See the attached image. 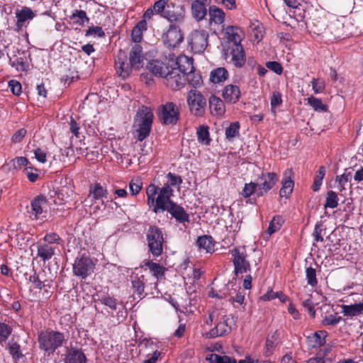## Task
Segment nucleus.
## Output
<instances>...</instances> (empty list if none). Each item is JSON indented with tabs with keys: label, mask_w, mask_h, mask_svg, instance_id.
Wrapping results in <instances>:
<instances>
[{
	"label": "nucleus",
	"mask_w": 363,
	"mask_h": 363,
	"mask_svg": "<svg viewBox=\"0 0 363 363\" xmlns=\"http://www.w3.org/2000/svg\"><path fill=\"white\" fill-rule=\"evenodd\" d=\"M173 192L168 184H164L162 187L151 184L146 189L147 205L152 207V211L155 213L167 211L177 222H189V216L184 208L171 200Z\"/></svg>",
	"instance_id": "obj_1"
},
{
	"label": "nucleus",
	"mask_w": 363,
	"mask_h": 363,
	"mask_svg": "<svg viewBox=\"0 0 363 363\" xmlns=\"http://www.w3.org/2000/svg\"><path fill=\"white\" fill-rule=\"evenodd\" d=\"M144 56L143 48L138 45H134L129 52L128 61L127 53L120 50L115 60V67L119 76L123 79L128 77L133 69H138L143 67Z\"/></svg>",
	"instance_id": "obj_2"
},
{
	"label": "nucleus",
	"mask_w": 363,
	"mask_h": 363,
	"mask_svg": "<svg viewBox=\"0 0 363 363\" xmlns=\"http://www.w3.org/2000/svg\"><path fill=\"white\" fill-rule=\"evenodd\" d=\"M147 69L155 76L164 78L166 85L172 89H177L182 83L178 77V72L172 69L171 62L165 64L160 60H152L148 62Z\"/></svg>",
	"instance_id": "obj_3"
},
{
	"label": "nucleus",
	"mask_w": 363,
	"mask_h": 363,
	"mask_svg": "<svg viewBox=\"0 0 363 363\" xmlns=\"http://www.w3.org/2000/svg\"><path fill=\"white\" fill-rule=\"evenodd\" d=\"M154 115L151 109L143 106L134 118L133 128L138 141H143L150 135Z\"/></svg>",
	"instance_id": "obj_4"
},
{
	"label": "nucleus",
	"mask_w": 363,
	"mask_h": 363,
	"mask_svg": "<svg viewBox=\"0 0 363 363\" xmlns=\"http://www.w3.org/2000/svg\"><path fill=\"white\" fill-rule=\"evenodd\" d=\"M39 347L48 354H53L65 341L64 334L58 331L41 332L38 335Z\"/></svg>",
	"instance_id": "obj_5"
},
{
	"label": "nucleus",
	"mask_w": 363,
	"mask_h": 363,
	"mask_svg": "<svg viewBox=\"0 0 363 363\" xmlns=\"http://www.w3.org/2000/svg\"><path fill=\"white\" fill-rule=\"evenodd\" d=\"M95 263L89 254H79L72 264L73 274L82 279H86L94 272Z\"/></svg>",
	"instance_id": "obj_6"
},
{
	"label": "nucleus",
	"mask_w": 363,
	"mask_h": 363,
	"mask_svg": "<svg viewBox=\"0 0 363 363\" xmlns=\"http://www.w3.org/2000/svg\"><path fill=\"white\" fill-rule=\"evenodd\" d=\"M149 251L155 257H159L163 252L164 238L162 230L156 225H150L146 234Z\"/></svg>",
	"instance_id": "obj_7"
},
{
	"label": "nucleus",
	"mask_w": 363,
	"mask_h": 363,
	"mask_svg": "<svg viewBox=\"0 0 363 363\" xmlns=\"http://www.w3.org/2000/svg\"><path fill=\"white\" fill-rule=\"evenodd\" d=\"M235 320L230 315H218V320H216V325L212 328L208 333L207 337L215 338L226 335L231 333L232 326L235 325Z\"/></svg>",
	"instance_id": "obj_8"
},
{
	"label": "nucleus",
	"mask_w": 363,
	"mask_h": 363,
	"mask_svg": "<svg viewBox=\"0 0 363 363\" xmlns=\"http://www.w3.org/2000/svg\"><path fill=\"white\" fill-rule=\"evenodd\" d=\"M158 117L164 125H174L179 119V111L173 102H167L160 106Z\"/></svg>",
	"instance_id": "obj_9"
},
{
	"label": "nucleus",
	"mask_w": 363,
	"mask_h": 363,
	"mask_svg": "<svg viewBox=\"0 0 363 363\" xmlns=\"http://www.w3.org/2000/svg\"><path fill=\"white\" fill-rule=\"evenodd\" d=\"M208 36L205 30H195L190 33L188 43L194 52L201 53L206 50Z\"/></svg>",
	"instance_id": "obj_10"
},
{
	"label": "nucleus",
	"mask_w": 363,
	"mask_h": 363,
	"mask_svg": "<svg viewBox=\"0 0 363 363\" xmlns=\"http://www.w3.org/2000/svg\"><path fill=\"white\" fill-rule=\"evenodd\" d=\"M187 103L194 115L201 116L204 113L206 101L201 92L191 90L188 94Z\"/></svg>",
	"instance_id": "obj_11"
},
{
	"label": "nucleus",
	"mask_w": 363,
	"mask_h": 363,
	"mask_svg": "<svg viewBox=\"0 0 363 363\" xmlns=\"http://www.w3.org/2000/svg\"><path fill=\"white\" fill-rule=\"evenodd\" d=\"M231 255L233 257L234 272L236 276L250 271V264L247 260V255L244 249L240 250L238 248H234L231 250Z\"/></svg>",
	"instance_id": "obj_12"
},
{
	"label": "nucleus",
	"mask_w": 363,
	"mask_h": 363,
	"mask_svg": "<svg viewBox=\"0 0 363 363\" xmlns=\"http://www.w3.org/2000/svg\"><path fill=\"white\" fill-rule=\"evenodd\" d=\"M278 176L274 172L262 173L256 181L257 186V196H262L275 185Z\"/></svg>",
	"instance_id": "obj_13"
},
{
	"label": "nucleus",
	"mask_w": 363,
	"mask_h": 363,
	"mask_svg": "<svg viewBox=\"0 0 363 363\" xmlns=\"http://www.w3.org/2000/svg\"><path fill=\"white\" fill-rule=\"evenodd\" d=\"M162 40L169 48L177 47L184 40V35L179 26L171 24L167 31L163 34Z\"/></svg>",
	"instance_id": "obj_14"
},
{
	"label": "nucleus",
	"mask_w": 363,
	"mask_h": 363,
	"mask_svg": "<svg viewBox=\"0 0 363 363\" xmlns=\"http://www.w3.org/2000/svg\"><path fill=\"white\" fill-rule=\"evenodd\" d=\"M225 58L231 57L230 62L237 68H241L246 62V56L244 48L241 44H234L233 46H228L225 52Z\"/></svg>",
	"instance_id": "obj_15"
},
{
	"label": "nucleus",
	"mask_w": 363,
	"mask_h": 363,
	"mask_svg": "<svg viewBox=\"0 0 363 363\" xmlns=\"http://www.w3.org/2000/svg\"><path fill=\"white\" fill-rule=\"evenodd\" d=\"M185 9L182 5L170 2L164 12V18L167 19L173 24H179L184 21Z\"/></svg>",
	"instance_id": "obj_16"
},
{
	"label": "nucleus",
	"mask_w": 363,
	"mask_h": 363,
	"mask_svg": "<svg viewBox=\"0 0 363 363\" xmlns=\"http://www.w3.org/2000/svg\"><path fill=\"white\" fill-rule=\"evenodd\" d=\"M172 69H176L181 75H184L194 69L193 59L186 55H179L175 62L171 61Z\"/></svg>",
	"instance_id": "obj_17"
},
{
	"label": "nucleus",
	"mask_w": 363,
	"mask_h": 363,
	"mask_svg": "<svg viewBox=\"0 0 363 363\" xmlns=\"http://www.w3.org/2000/svg\"><path fill=\"white\" fill-rule=\"evenodd\" d=\"M47 199L43 195H39L35 197L31 201V213L35 216V219L45 218L47 208Z\"/></svg>",
	"instance_id": "obj_18"
},
{
	"label": "nucleus",
	"mask_w": 363,
	"mask_h": 363,
	"mask_svg": "<svg viewBox=\"0 0 363 363\" xmlns=\"http://www.w3.org/2000/svg\"><path fill=\"white\" fill-rule=\"evenodd\" d=\"M178 77L180 78L179 81H181L182 83L181 85L178 86L177 89L183 87L186 82L193 87L200 86L202 82L201 76L199 73L196 72L194 69L193 71H190L184 75H181L179 73H178Z\"/></svg>",
	"instance_id": "obj_19"
},
{
	"label": "nucleus",
	"mask_w": 363,
	"mask_h": 363,
	"mask_svg": "<svg viewBox=\"0 0 363 363\" xmlns=\"http://www.w3.org/2000/svg\"><path fill=\"white\" fill-rule=\"evenodd\" d=\"M293 172L291 169H287L284 172V178L281 182L282 186L279 191V195L281 197H286L290 195L293 191L294 182L291 179Z\"/></svg>",
	"instance_id": "obj_20"
},
{
	"label": "nucleus",
	"mask_w": 363,
	"mask_h": 363,
	"mask_svg": "<svg viewBox=\"0 0 363 363\" xmlns=\"http://www.w3.org/2000/svg\"><path fill=\"white\" fill-rule=\"evenodd\" d=\"M222 96L226 102L235 104L240 96V88L237 85H227L223 91Z\"/></svg>",
	"instance_id": "obj_21"
},
{
	"label": "nucleus",
	"mask_w": 363,
	"mask_h": 363,
	"mask_svg": "<svg viewBox=\"0 0 363 363\" xmlns=\"http://www.w3.org/2000/svg\"><path fill=\"white\" fill-rule=\"evenodd\" d=\"M55 247L50 243H37V255L43 262L50 260L55 255Z\"/></svg>",
	"instance_id": "obj_22"
},
{
	"label": "nucleus",
	"mask_w": 363,
	"mask_h": 363,
	"mask_svg": "<svg viewBox=\"0 0 363 363\" xmlns=\"http://www.w3.org/2000/svg\"><path fill=\"white\" fill-rule=\"evenodd\" d=\"M86 357L84 352L77 348L71 347L67 352L65 363H86Z\"/></svg>",
	"instance_id": "obj_23"
},
{
	"label": "nucleus",
	"mask_w": 363,
	"mask_h": 363,
	"mask_svg": "<svg viewBox=\"0 0 363 363\" xmlns=\"http://www.w3.org/2000/svg\"><path fill=\"white\" fill-rule=\"evenodd\" d=\"M328 333L325 330H318L308 336V345L313 347H320L325 345Z\"/></svg>",
	"instance_id": "obj_24"
},
{
	"label": "nucleus",
	"mask_w": 363,
	"mask_h": 363,
	"mask_svg": "<svg viewBox=\"0 0 363 363\" xmlns=\"http://www.w3.org/2000/svg\"><path fill=\"white\" fill-rule=\"evenodd\" d=\"M16 15L17 18L16 27L18 30L21 29L27 21L31 20L35 17V13L28 7H23L21 11H17Z\"/></svg>",
	"instance_id": "obj_25"
},
{
	"label": "nucleus",
	"mask_w": 363,
	"mask_h": 363,
	"mask_svg": "<svg viewBox=\"0 0 363 363\" xmlns=\"http://www.w3.org/2000/svg\"><path fill=\"white\" fill-rule=\"evenodd\" d=\"M341 308L342 313L347 317H354L363 314V303L342 305Z\"/></svg>",
	"instance_id": "obj_26"
},
{
	"label": "nucleus",
	"mask_w": 363,
	"mask_h": 363,
	"mask_svg": "<svg viewBox=\"0 0 363 363\" xmlns=\"http://www.w3.org/2000/svg\"><path fill=\"white\" fill-rule=\"evenodd\" d=\"M238 28L233 26H228L225 29V35L228 39V46H233L234 44H241V39L238 33Z\"/></svg>",
	"instance_id": "obj_27"
},
{
	"label": "nucleus",
	"mask_w": 363,
	"mask_h": 363,
	"mask_svg": "<svg viewBox=\"0 0 363 363\" xmlns=\"http://www.w3.org/2000/svg\"><path fill=\"white\" fill-rule=\"evenodd\" d=\"M191 11L193 16L199 21L203 20L207 13L205 4L199 0L192 2Z\"/></svg>",
	"instance_id": "obj_28"
},
{
	"label": "nucleus",
	"mask_w": 363,
	"mask_h": 363,
	"mask_svg": "<svg viewBox=\"0 0 363 363\" xmlns=\"http://www.w3.org/2000/svg\"><path fill=\"white\" fill-rule=\"evenodd\" d=\"M209 108L212 113L217 115H221L225 112V105L223 101L218 97L212 95L208 100Z\"/></svg>",
	"instance_id": "obj_29"
},
{
	"label": "nucleus",
	"mask_w": 363,
	"mask_h": 363,
	"mask_svg": "<svg viewBox=\"0 0 363 363\" xmlns=\"http://www.w3.org/2000/svg\"><path fill=\"white\" fill-rule=\"evenodd\" d=\"M228 77V72L225 67H218L211 71V81L216 84L225 81Z\"/></svg>",
	"instance_id": "obj_30"
},
{
	"label": "nucleus",
	"mask_w": 363,
	"mask_h": 363,
	"mask_svg": "<svg viewBox=\"0 0 363 363\" xmlns=\"http://www.w3.org/2000/svg\"><path fill=\"white\" fill-rule=\"evenodd\" d=\"M196 243L199 249H203L206 252H211L214 250L213 240L211 236H200L198 238Z\"/></svg>",
	"instance_id": "obj_31"
},
{
	"label": "nucleus",
	"mask_w": 363,
	"mask_h": 363,
	"mask_svg": "<svg viewBox=\"0 0 363 363\" xmlns=\"http://www.w3.org/2000/svg\"><path fill=\"white\" fill-rule=\"evenodd\" d=\"M208 12L211 22H214L216 24H221L223 23L225 19V13L221 9H219L216 6H211L209 7Z\"/></svg>",
	"instance_id": "obj_32"
},
{
	"label": "nucleus",
	"mask_w": 363,
	"mask_h": 363,
	"mask_svg": "<svg viewBox=\"0 0 363 363\" xmlns=\"http://www.w3.org/2000/svg\"><path fill=\"white\" fill-rule=\"evenodd\" d=\"M248 31L257 43L262 39L264 33L263 26L258 21L251 23Z\"/></svg>",
	"instance_id": "obj_33"
},
{
	"label": "nucleus",
	"mask_w": 363,
	"mask_h": 363,
	"mask_svg": "<svg viewBox=\"0 0 363 363\" xmlns=\"http://www.w3.org/2000/svg\"><path fill=\"white\" fill-rule=\"evenodd\" d=\"M131 284L133 293L136 294L138 297L141 298V296L144 294L145 289L144 276L142 275L140 277H133L131 279Z\"/></svg>",
	"instance_id": "obj_34"
},
{
	"label": "nucleus",
	"mask_w": 363,
	"mask_h": 363,
	"mask_svg": "<svg viewBox=\"0 0 363 363\" xmlns=\"http://www.w3.org/2000/svg\"><path fill=\"white\" fill-rule=\"evenodd\" d=\"M107 194V190L104 189L103 186L99 183L95 184L93 186H90L89 196L92 197V199L94 200L106 198Z\"/></svg>",
	"instance_id": "obj_35"
},
{
	"label": "nucleus",
	"mask_w": 363,
	"mask_h": 363,
	"mask_svg": "<svg viewBox=\"0 0 363 363\" xmlns=\"http://www.w3.org/2000/svg\"><path fill=\"white\" fill-rule=\"evenodd\" d=\"M352 171L351 168L346 169L342 175L336 177L335 182L338 183L337 189L340 191H344L345 189V184L351 181L352 177Z\"/></svg>",
	"instance_id": "obj_36"
},
{
	"label": "nucleus",
	"mask_w": 363,
	"mask_h": 363,
	"mask_svg": "<svg viewBox=\"0 0 363 363\" xmlns=\"http://www.w3.org/2000/svg\"><path fill=\"white\" fill-rule=\"evenodd\" d=\"M144 263L157 279L161 278L164 275L165 268L160 264L149 260L145 261Z\"/></svg>",
	"instance_id": "obj_37"
},
{
	"label": "nucleus",
	"mask_w": 363,
	"mask_h": 363,
	"mask_svg": "<svg viewBox=\"0 0 363 363\" xmlns=\"http://www.w3.org/2000/svg\"><path fill=\"white\" fill-rule=\"evenodd\" d=\"M70 19L79 26H84L85 23H88L89 21V18L84 10H75L70 16Z\"/></svg>",
	"instance_id": "obj_38"
},
{
	"label": "nucleus",
	"mask_w": 363,
	"mask_h": 363,
	"mask_svg": "<svg viewBox=\"0 0 363 363\" xmlns=\"http://www.w3.org/2000/svg\"><path fill=\"white\" fill-rule=\"evenodd\" d=\"M196 134L199 143L204 145H209L211 140L209 136L208 126L200 125L197 129Z\"/></svg>",
	"instance_id": "obj_39"
},
{
	"label": "nucleus",
	"mask_w": 363,
	"mask_h": 363,
	"mask_svg": "<svg viewBox=\"0 0 363 363\" xmlns=\"http://www.w3.org/2000/svg\"><path fill=\"white\" fill-rule=\"evenodd\" d=\"M339 199L337 194L333 191H328L326 194L325 203L324 208H335L338 205Z\"/></svg>",
	"instance_id": "obj_40"
},
{
	"label": "nucleus",
	"mask_w": 363,
	"mask_h": 363,
	"mask_svg": "<svg viewBox=\"0 0 363 363\" xmlns=\"http://www.w3.org/2000/svg\"><path fill=\"white\" fill-rule=\"evenodd\" d=\"M325 174V169L323 166H320L318 169L316 176L314 178L313 183L312 185V189L314 191H318L320 190Z\"/></svg>",
	"instance_id": "obj_41"
},
{
	"label": "nucleus",
	"mask_w": 363,
	"mask_h": 363,
	"mask_svg": "<svg viewBox=\"0 0 363 363\" xmlns=\"http://www.w3.org/2000/svg\"><path fill=\"white\" fill-rule=\"evenodd\" d=\"M283 222V218L281 216H274L269 223V227L267 230V233L272 235L274 233L278 231L280 229Z\"/></svg>",
	"instance_id": "obj_42"
},
{
	"label": "nucleus",
	"mask_w": 363,
	"mask_h": 363,
	"mask_svg": "<svg viewBox=\"0 0 363 363\" xmlns=\"http://www.w3.org/2000/svg\"><path fill=\"white\" fill-rule=\"evenodd\" d=\"M171 1L169 0H158L153 4V10L155 14H160L161 17L164 18V12Z\"/></svg>",
	"instance_id": "obj_43"
},
{
	"label": "nucleus",
	"mask_w": 363,
	"mask_h": 363,
	"mask_svg": "<svg viewBox=\"0 0 363 363\" xmlns=\"http://www.w3.org/2000/svg\"><path fill=\"white\" fill-rule=\"evenodd\" d=\"M240 124L238 122L232 123L225 130V137L231 141L239 134Z\"/></svg>",
	"instance_id": "obj_44"
},
{
	"label": "nucleus",
	"mask_w": 363,
	"mask_h": 363,
	"mask_svg": "<svg viewBox=\"0 0 363 363\" xmlns=\"http://www.w3.org/2000/svg\"><path fill=\"white\" fill-rule=\"evenodd\" d=\"M308 104L311 106L316 111L325 112L327 111V106L322 103V101L313 96L307 99Z\"/></svg>",
	"instance_id": "obj_45"
},
{
	"label": "nucleus",
	"mask_w": 363,
	"mask_h": 363,
	"mask_svg": "<svg viewBox=\"0 0 363 363\" xmlns=\"http://www.w3.org/2000/svg\"><path fill=\"white\" fill-rule=\"evenodd\" d=\"M9 351L15 361L19 360L23 356L21 350V346L17 342L9 343Z\"/></svg>",
	"instance_id": "obj_46"
},
{
	"label": "nucleus",
	"mask_w": 363,
	"mask_h": 363,
	"mask_svg": "<svg viewBox=\"0 0 363 363\" xmlns=\"http://www.w3.org/2000/svg\"><path fill=\"white\" fill-rule=\"evenodd\" d=\"M9 62L11 65L18 71H26L28 68V65L24 61L23 57H16L14 60L10 57Z\"/></svg>",
	"instance_id": "obj_47"
},
{
	"label": "nucleus",
	"mask_w": 363,
	"mask_h": 363,
	"mask_svg": "<svg viewBox=\"0 0 363 363\" xmlns=\"http://www.w3.org/2000/svg\"><path fill=\"white\" fill-rule=\"evenodd\" d=\"M277 298H279L282 303L286 302L287 299V296L281 292H273L272 291H267L261 297V299L263 301H270Z\"/></svg>",
	"instance_id": "obj_48"
},
{
	"label": "nucleus",
	"mask_w": 363,
	"mask_h": 363,
	"mask_svg": "<svg viewBox=\"0 0 363 363\" xmlns=\"http://www.w3.org/2000/svg\"><path fill=\"white\" fill-rule=\"evenodd\" d=\"M257 189L258 188L257 186L256 182H251L248 184H245L242 192V195L245 198H248L254 193L257 194Z\"/></svg>",
	"instance_id": "obj_49"
},
{
	"label": "nucleus",
	"mask_w": 363,
	"mask_h": 363,
	"mask_svg": "<svg viewBox=\"0 0 363 363\" xmlns=\"http://www.w3.org/2000/svg\"><path fill=\"white\" fill-rule=\"evenodd\" d=\"M12 333L11 328L4 323L0 322V342H5Z\"/></svg>",
	"instance_id": "obj_50"
},
{
	"label": "nucleus",
	"mask_w": 363,
	"mask_h": 363,
	"mask_svg": "<svg viewBox=\"0 0 363 363\" xmlns=\"http://www.w3.org/2000/svg\"><path fill=\"white\" fill-rule=\"evenodd\" d=\"M307 283L311 286H315L318 284L315 269L311 267H308L306 271Z\"/></svg>",
	"instance_id": "obj_51"
},
{
	"label": "nucleus",
	"mask_w": 363,
	"mask_h": 363,
	"mask_svg": "<svg viewBox=\"0 0 363 363\" xmlns=\"http://www.w3.org/2000/svg\"><path fill=\"white\" fill-rule=\"evenodd\" d=\"M86 36H94L99 38H103L105 36V33L101 27L99 26H91L89 27L85 33Z\"/></svg>",
	"instance_id": "obj_52"
},
{
	"label": "nucleus",
	"mask_w": 363,
	"mask_h": 363,
	"mask_svg": "<svg viewBox=\"0 0 363 363\" xmlns=\"http://www.w3.org/2000/svg\"><path fill=\"white\" fill-rule=\"evenodd\" d=\"M270 103L272 111L275 113V108L282 103L281 94L279 91H274Z\"/></svg>",
	"instance_id": "obj_53"
},
{
	"label": "nucleus",
	"mask_w": 363,
	"mask_h": 363,
	"mask_svg": "<svg viewBox=\"0 0 363 363\" xmlns=\"http://www.w3.org/2000/svg\"><path fill=\"white\" fill-rule=\"evenodd\" d=\"M9 86L11 89V93L16 96H19L22 92L21 84L17 80H10L9 82Z\"/></svg>",
	"instance_id": "obj_54"
},
{
	"label": "nucleus",
	"mask_w": 363,
	"mask_h": 363,
	"mask_svg": "<svg viewBox=\"0 0 363 363\" xmlns=\"http://www.w3.org/2000/svg\"><path fill=\"white\" fill-rule=\"evenodd\" d=\"M312 88L315 94L321 93L325 87V81L322 79H313Z\"/></svg>",
	"instance_id": "obj_55"
},
{
	"label": "nucleus",
	"mask_w": 363,
	"mask_h": 363,
	"mask_svg": "<svg viewBox=\"0 0 363 363\" xmlns=\"http://www.w3.org/2000/svg\"><path fill=\"white\" fill-rule=\"evenodd\" d=\"M29 281L31 282L35 288L42 289L45 286V281H43L40 277V274H37L35 272L30 275L29 277Z\"/></svg>",
	"instance_id": "obj_56"
},
{
	"label": "nucleus",
	"mask_w": 363,
	"mask_h": 363,
	"mask_svg": "<svg viewBox=\"0 0 363 363\" xmlns=\"http://www.w3.org/2000/svg\"><path fill=\"white\" fill-rule=\"evenodd\" d=\"M341 320L342 318L340 316L337 317L335 315H330L323 318L322 324L323 325H335L339 323Z\"/></svg>",
	"instance_id": "obj_57"
},
{
	"label": "nucleus",
	"mask_w": 363,
	"mask_h": 363,
	"mask_svg": "<svg viewBox=\"0 0 363 363\" xmlns=\"http://www.w3.org/2000/svg\"><path fill=\"white\" fill-rule=\"evenodd\" d=\"M43 240H44L43 242L50 243V245H52V244H59L61 240V238L57 233H50L46 234L45 235Z\"/></svg>",
	"instance_id": "obj_58"
},
{
	"label": "nucleus",
	"mask_w": 363,
	"mask_h": 363,
	"mask_svg": "<svg viewBox=\"0 0 363 363\" xmlns=\"http://www.w3.org/2000/svg\"><path fill=\"white\" fill-rule=\"evenodd\" d=\"M266 67L277 74H281L283 72V67L281 64L276 61H270L266 63Z\"/></svg>",
	"instance_id": "obj_59"
},
{
	"label": "nucleus",
	"mask_w": 363,
	"mask_h": 363,
	"mask_svg": "<svg viewBox=\"0 0 363 363\" xmlns=\"http://www.w3.org/2000/svg\"><path fill=\"white\" fill-rule=\"evenodd\" d=\"M167 177L169 179V182L167 184H168L170 187L171 186L180 185L182 183V177L174 173L169 172L167 174Z\"/></svg>",
	"instance_id": "obj_60"
},
{
	"label": "nucleus",
	"mask_w": 363,
	"mask_h": 363,
	"mask_svg": "<svg viewBox=\"0 0 363 363\" xmlns=\"http://www.w3.org/2000/svg\"><path fill=\"white\" fill-rule=\"evenodd\" d=\"M101 302L112 310H116V300L109 296H104L100 299Z\"/></svg>",
	"instance_id": "obj_61"
},
{
	"label": "nucleus",
	"mask_w": 363,
	"mask_h": 363,
	"mask_svg": "<svg viewBox=\"0 0 363 363\" xmlns=\"http://www.w3.org/2000/svg\"><path fill=\"white\" fill-rule=\"evenodd\" d=\"M142 189V182L140 180L131 181L129 183V189L131 195H137Z\"/></svg>",
	"instance_id": "obj_62"
},
{
	"label": "nucleus",
	"mask_w": 363,
	"mask_h": 363,
	"mask_svg": "<svg viewBox=\"0 0 363 363\" xmlns=\"http://www.w3.org/2000/svg\"><path fill=\"white\" fill-rule=\"evenodd\" d=\"M13 168L16 169H21L23 167H27L29 162L25 157H19L12 160Z\"/></svg>",
	"instance_id": "obj_63"
},
{
	"label": "nucleus",
	"mask_w": 363,
	"mask_h": 363,
	"mask_svg": "<svg viewBox=\"0 0 363 363\" xmlns=\"http://www.w3.org/2000/svg\"><path fill=\"white\" fill-rule=\"evenodd\" d=\"M27 131L25 128L19 129L12 136L11 140L14 143H20L25 137Z\"/></svg>",
	"instance_id": "obj_64"
}]
</instances>
